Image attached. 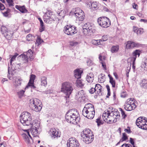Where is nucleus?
Instances as JSON below:
<instances>
[{"label": "nucleus", "mask_w": 147, "mask_h": 147, "mask_svg": "<svg viewBox=\"0 0 147 147\" xmlns=\"http://www.w3.org/2000/svg\"><path fill=\"white\" fill-rule=\"evenodd\" d=\"M134 47L138 48L143 47V45L140 43L134 42Z\"/></svg>", "instance_id": "nucleus-52"}, {"label": "nucleus", "mask_w": 147, "mask_h": 147, "mask_svg": "<svg viewBox=\"0 0 147 147\" xmlns=\"http://www.w3.org/2000/svg\"><path fill=\"white\" fill-rule=\"evenodd\" d=\"M94 76L92 74L90 73L87 75L86 77V80L89 83H92L94 80Z\"/></svg>", "instance_id": "nucleus-22"}, {"label": "nucleus", "mask_w": 147, "mask_h": 147, "mask_svg": "<svg viewBox=\"0 0 147 147\" xmlns=\"http://www.w3.org/2000/svg\"><path fill=\"white\" fill-rule=\"evenodd\" d=\"M37 121L36 120L32 123H31V124H30L32 126L30 131L33 137H39L38 136V129H39L40 127V123L37 122Z\"/></svg>", "instance_id": "nucleus-6"}, {"label": "nucleus", "mask_w": 147, "mask_h": 147, "mask_svg": "<svg viewBox=\"0 0 147 147\" xmlns=\"http://www.w3.org/2000/svg\"><path fill=\"white\" fill-rule=\"evenodd\" d=\"M77 84L79 86L81 87H82L84 85L82 84V81L80 80L77 81Z\"/></svg>", "instance_id": "nucleus-60"}, {"label": "nucleus", "mask_w": 147, "mask_h": 147, "mask_svg": "<svg viewBox=\"0 0 147 147\" xmlns=\"http://www.w3.org/2000/svg\"><path fill=\"white\" fill-rule=\"evenodd\" d=\"M100 118V117H98L96 119V122L97 123V125L98 126H99L103 124V122L101 120Z\"/></svg>", "instance_id": "nucleus-40"}, {"label": "nucleus", "mask_w": 147, "mask_h": 147, "mask_svg": "<svg viewBox=\"0 0 147 147\" xmlns=\"http://www.w3.org/2000/svg\"><path fill=\"white\" fill-rule=\"evenodd\" d=\"M84 96V92L82 90L79 91L76 95V98L78 99L82 98Z\"/></svg>", "instance_id": "nucleus-23"}, {"label": "nucleus", "mask_w": 147, "mask_h": 147, "mask_svg": "<svg viewBox=\"0 0 147 147\" xmlns=\"http://www.w3.org/2000/svg\"><path fill=\"white\" fill-rule=\"evenodd\" d=\"M0 31L4 36L8 39L11 38L13 35V32L9 30L7 26L4 25H2Z\"/></svg>", "instance_id": "nucleus-9"}, {"label": "nucleus", "mask_w": 147, "mask_h": 147, "mask_svg": "<svg viewBox=\"0 0 147 147\" xmlns=\"http://www.w3.org/2000/svg\"><path fill=\"white\" fill-rule=\"evenodd\" d=\"M78 42L77 41H72L69 42V45L71 46H75L78 44Z\"/></svg>", "instance_id": "nucleus-49"}, {"label": "nucleus", "mask_w": 147, "mask_h": 147, "mask_svg": "<svg viewBox=\"0 0 147 147\" xmlns=\"http://www.w3.org/2000/svg\"><path fill=\"white\" fill-rule=\"evenodd\" d=\"M141 87L144 89H147V80L143 79L142 80V82L140 84Z\"/></svg>", "instance_id": "nucleus-26"}, {"label": "nucleus", "mask_w": 147, "mask_h": 147, "mask_svg": "<svg viewBox=\"0 0 147 147\" xmlns=\"http://www.w3.org/2000/svg\"><path fill=\"white\" fill-rule=\"evenodd\" d=\"M119 49L118 45L113 46L111 48V51L112 53H116L118 52Z\"/></svg>", "instance_id": "nucleus-33"}, {"label": "nucleus", "mask_w": 147, "mask_h": 147, "mask_svg": "<svg viewBox=\"0 0 147 147\" xmlns=\"http://www.w3.org/2000/svg\"><path fill=\"white\" fill-rule=\"evenodd\" d=\"M73 90V85L71 83L65 82L62 84L61 91L66 96L65 97L66 98V103L68 102L67 99L69 98Z\"/></svg>", "instance_id": "nucleus-1"}, {"label": "nucleus", "mask_w": 147, "mask_h": 147, "mask_svg": "<svg viewBox=\"0 0 147 147\" xmlns=\"http://www.w3.org/2000/svg\"><path fill=\"white\" fill-rule=\"evenodd\" d=\"M142 51L141 50L139 49H136L132 53V55L133 56L132 57H135L136 59L137 56L138 55V57H139Z\"/></svg>", "instance_id": "nucleus-27"}, {"label": "nucleus", "mask_w": 147, "mask_h": 147, "mask_svg": "<svg viewBox=\"0 0 147 147\" xmlns=\"http://www.w3.org/2000/svg\"><path fill=\"white\" fill-rule=\"evenodd\" d=\"M22 80L20 78L19 79L17 80L16 81V85L17 86L20 85L22 83Z\"/></svg>", "instance_id": "nucleus-57"}, {"label": "nucleus", "mask_w": 147, "mask_h": 147, "mask_svg": "<svg viewBox=\"0 0 147 147\" xmlns=\"http://www.w3.org/2000/svg\"><path fill=\"white\" fill-rule=\"evenodd\" d=\"M83 141L86 144H89L91 143L94 138H82Z\"/></svg>", "instance_id": "nucleus-38"}, {"label": "nucleus", "mask_w": 147, "mask_h": 147, "mask_svg": "<svg viewBox=\"0 0 147 147\" xmlns=\"http://www.w3.org/2000/svg\"><path fill=\"white\" fill-rule=\"evenodd\" d=\"M127 96V94H126V91L123 92L121 94V97L122 98H125Z\"/></svg>", "instance_id": "nucleus-56"}, {"label": "nucleus", "mask_w": 147, "mask_h": 147, "mask_svg": "<svg viewBox=\"0 0 147 147\" xmlns=\"http://www.w3.org/2000/svg\"><path fill=\"white\" fill-rule=\"evenodd\" d=\"M119 110L121 112L122 119H125L127 117V115L125 113V111L121 108H119Z\"/></svg>", "instance_id": "nucleus-37"}, {"label": "nucleus", "mask_w": 147, "mask_h": 147, "mask_svg": "<svg viewBox=\"0 0 147 147\" xmlns=\"http://www.w3.org/2000/svg\"><path fill=\"white\" fill-rule=\"evenodd\" d=\"M58 18L59 19L64 18L65 16V11L64 10H62L58 11L57 12Z\"/></svg>", "instance_id": "nucleus-21"}, {"label": "nucleus", "mask_w": 147, "mask_h": 147, "mask_svg": "<svg viewBox=\"0 0 147 147\" xmlns=\"http://www.w3.org/2000/svg\"><path fill=\"white\" fill-rule=\"evenodd\" d=\"M128 138H121V139L116 144V146H117L120 144V143L121 142H122L124 141H126L128 139Z\"/></svg>", "instance_id": "nucleus-59"}, {"label": "nucleus", "mask_w": 147, "mask_h": 147, "mask_svg": "<svg viewBox=\"0 0 147 147\" xmlns=\"http://www.w3.org/2000/svg\"><path fill=\"white\" fill-rule=\"evenodd\" d=\"M131 99L134 100L133 98H130L127 100L126 102L125 103L124 105V109L127 111H130L132 110H134L136 107V106L134 107L133 106H131L132 102H130Z\"/></svg>", "instance_id": "nucleus-10"}, {"label": "nucleus", "mask_w": 147, "mask_h": 147, "mask_svg": "<svg viewBox=\"0 0 147 147\" xmlns=\"http://www.w3.org/2000/svg\"><path fill=\"white\" fill-rule=\"evenodd\" d=\"M108 36L107 35H104L102 37V38L101 39V42L102 41L105 42L108 39Z\"/></svg>", "instance_id": "nucleus-45"}, {"label": "nucleus", "mask_w": 147, "mask_h": 147, "mask_svg": "<svg viewBox=\"0 0 147 147\" xmlns=\"http://www.w3.org/2000/svg\"><path fill=\"white\" fill-rule=\"evenodd\" d=\"M76 28V27L74 26L67 25L64 27L63 31L67 35L72 36L77 32Z\"/></svg>", "instance_id": "nucleus-8"}, {"label": "nucleus", "mask_w": 147, "mask_h": 147, "mask_svg": "<svg viewBox=\"0 0 147 147\" xmlns=\"http://www.w3.org/2000/svg\"><path fill=\"white\" fill-rule=\"evenodd\" d=\"M87 24H85L82 27V32L84 35H86L89 33L88 29L87 28Z\"/></svg>", "instance_id": "nucleus-32"}, {"label": "nucleus", "mask_w": 147, "mask_h": 147, "mask_svg": "<svg viewBox=\"0 0 147 147\" xmlns=\"http://www.w3.org/2000/svg\"><path fill=\"white\" fill-rule=\"evenodd\" d=\"M24 141L28 144H31L33 143V138H24Z\"/></svg>", "instance_id": "nucleus-43"}, {"label": "nucleus", "mask_w": 147, "mask_h": 147, "mask_svg": "<svg viewBox=\"0 0 147 147\" xmlns=\"http://www.w3.org/2000/svg\"><path fill=\"white\" fill-rule=\"evenodd\" d=\"M97 22L100 26L105 28L109 27L111 24L110 20L105 16L99 18L97 20Z\"/></svg>", "instance_id": "nucleus-5"}, {"label": "nucleus", "mask_w": 147, "mask_h": 147, "mask_svg": "<svg viewBox=\"0 0 147 147\" xmlns=\"http://www.w3.org/2000/svg\"><path fill=\"white\" fill-rule=\"evenodd\" d=\"M43 42V40L41 38L39 37V36H38L37 38V39L36 40V42L38 44H41L42 42Z\"/></svg>", "instance_id": "nucleus-51"}, {"label": "nucleus", "mask_w": 147, "mask_h": 147, "mask_svg": "<svg viewBox=\"0 0 147 147\" xmlns=\"http://www.w3.org/2000/svg\"><path fill=\"white\" fill-rule=\"evenodd\" d=\"M40 103H39L38 105H37V106L34 107V108H33L32 109V110H33L34 111L36 112H39L41 110L42 107L40 105Z\"/></svg>", "instance_id": "nucleus-34"}, {"label": "nucleus", "mask_w": 147, "mask_h": 147, "mask_svg": "<svg viewBox=\"0 0 147 147\" xmlns=\"http://www.w3.org/2000/svg\"><path fill=\"white\" fill-rule=\"evenodd\" d=\"M23 131H24L25 133H23L22 134V136L23 138H28V136H29L30 138H32L30 134V131L29 129H25Z\"/></svg>", "instance_id": "nucleus-25"}, {"label": "nucleus", "mask_w": 147, "mask_h": 147, "mask_svg": "<svg viewBox=\"0 0 147 147\" xmlns=\"http://www.w3.org/2000/svg\"><path fill=\"white\" fill-rule=\"evenodd\" d=\"M36 76L35 75H34V74L31 75L30 80L34 81V80L36 78Z\"/></svg>", "instance_id": "nucleus-63"}, {"label": "nucleus", "mask_w": 147, "mask_h": 147, "mask_svg": "<svg viewBox=\"0 0 147 147\" xmlns=\"http://www.w3.org/2000/svg\"><path fill=\"white\" fill-rule=\"evenodd\" d=\"M136 124L139 128L144 130H147V118L140 117L137 119Z\"/></svg>", "instance_id": "nucleus-4"}, {"label": "nucleus", "mask_w": 147, "mask_h": 147, "mask_svg": "<svg viewBox=\"0 0 147 147\" xmlns=\"http://www.w3.org/2000/svg\"><path fill=\"white\" fill-rule=\"evenodd\" d=\"M45 27L44 25V23L42 24H40V27L39 29V31L40 32H42L45 29Z\"/></svg>", "instance_id": "nucleus-44"}, {"label": "nucleus", "mask_w": 147, "mask_h": 147, "mask_svg": "<svg viewBox=\"0 0 147 147\" xmlns=\"http://www.w3.org/2000/svg\"><path fill=\"white\" fill-rule=\"evenodd\" d=\"M134 42L131 41H127L126 45V48L127 49H130L134 48Z\"/></svg>", "instance_id": "nucleus-20"}, {"label": "nucleus", "mask_w": 147, "mask_h": 147, "mask_svg": "<svg viewBox=\"0 0 147 147\" xmlns=\"http://www.w3.org/2000/svg\"><path fill=\"white\" fill-rule=\"evenodd\" d=\"M80 11H81L80 13L77 12L76 11H75L74 14L78 20L79 21H82L84 19L85 15L82 10H80Z\"/></svg>", "instance_id": "nucleus-15"}, {"label": "nucleus", "mask_w": 147, "mask_h": 147, "mask_svg": "<svg viewBox=\"0 0 147 147\" xmlns=\"http://www.w3.org/2000/svg\"><path fill=\"white\" fill-rule=\"evenodd\" d=\"M22 54L19 56V57H22L25 61V63H27L28 62V58L30 59V60L31 61L34 59L33 56V52L31 49L29 50L26 52Z\"/></svg>", "instance_id": "nucleus-7"}, {"label": "nucleus", "mask_w": 147, "mask_h": 147, "mask_svg": "<svg viewBox=\"0 0 147 147\" xmlns=\"http://www.w3.org/2000/svg\"><path fill=\"white\" fill-rule=\"evenodd\" d=\"M25 91L23 90H22L18 92V94L19 98H21L24 95V93Z\"/></svg>", "instance_id": "nucleus-47"}, {"label": "nucleus", "mask_w": 147, "mask_h": 147, "mask_svg": "<svg viewBox=\"0 0 147 147\" xmlns=\"http://www.w3.org/2000/svg\"><path fill=\"white\" fill-rule=\"evenodd\" d=\"M39 100L36 98H32L30 100L29 107L31 109L38 105L40 103Z\"/></svg>", "instance_id": "nucleus-14"}, {"label": "nucleus", "mask_w": 147, "mask_h": 147, "mask_svg": "<svg viewBox=\"0 0 147 147\" xmlns=\"http://www.w3.org/2000/svg\"><path fill=\"white\" fill-rule=\"evenodd\" d=\"M92 112H95L94 107H91V108H90L86 109L84 111V109H83L82 111V114L83 116H85L88 113H91Z\"/></svg>", "instance_id": "nucleus-18"}, {"label": "nucleus", "mask_w": 147, "mask_h": 147, "mask_svg": "<svg viewBox=\"0 0 147 147\" xmlns=\"http://www.w3.org/2000/svg\"><path fill=\"white\" fill-rule=\"evenodd\" d=\"M81 136L82 138H90L91 137V138H94L92 137L94 135L92 134V132L89 129H88L85 131H83L81 134Z\"/></svg>", "instance_id": "nucleus-12"}, {"label": "nucleus", "mask_w": 147, "mask_h": 147, "mask_svg": "<svg viewBox=\"0 0 147 147\" xmlns=\"http://www.w3.org/2000/svg\"><path fill=\"white\" fill-rule=\"evenodd\" d=\"M15 8L22 13H27L28 12V11L26 9L24 5L21 6L17 5L15 6Z\"/></svg>", "instance_id": "nucleus-17"}, {"label": "nucleus", "mask_w": 147, "mask_h": 147, "mask_svg": "<svg viewBox=\"0 0 147 147\" xmlns=\"http://www.w3.org/2000/svg\"><path fill=\"white\" fill-rule=\"evenodd\" d=\"M86 24H87V26L86 27H87V28L88 29V31H90V30H91V29L92 28V24H91L90 23H87Z\"/></svg>", "instance_id": "nucleus-54"}, {"label": "nucleus", "mask_w": 147, "mask_h": 147, "mask_svg": "<svg viewBox=\"0 0 147 147\" xmlns=\"http://www.w3.org/2000/svg\"><path fill=\"white\" fill-rule=\"evenodd\" d=\"M95 92H96V90L95 88H91L89 90V92L91 94H93Z\"/></svg>", "instance_id": "nucleus-62"}, {"label": "nucleus", "mask_w": 147, "mask_h": 147, "mask_svg": "<svg viewBox=\"0 0 147 147\" xmlns=\"http://www.w3.org/2000/svg\"><path fill=\"white\" fill-rule=\"evenodd\" d=\"M5 8L4 5L0 2V10H4Z\"/></svg>", "instance_id": "nucleus-64"}, {"label": "nucleus", "mask_w": 147, "mask_h": 147, "mask_svg": "<svg viewBox=\"0 0 147 147\" xmlns=\"http://www.w3.org/2000/svg\"><path fill=\"white\" fill-rule=\"evenodd\" d=\"M106 87L107 90V94L106 96V98H109V96L111 95V93L110 89L109 86L108 84L107 85Z\"/></svg>", "instance_id": "nucleus-41"}, {"label": "nucleus", "mask_w": 147, "mask_h": 147, "mask_svg": "<svg viewBox=\"0 0 147 147\" xmlns=\"http://www.w3.org/2000/svg\"><path fill=\"white\" fill-rule=\"evenodd\" d=\"M66 114L65 118L66 121L68 123H72L75 125H76L79 123L80 118V116L77 115H74Z\"/></svg>", "instance_id": "nucleus-3"}, {"label": "nucleus", "mask_w": 147, "mask_h": 147, "mask_svg": "<svg viewBox=\"0 0 147 147\" xmlns=\"http://www.w3.org/2000/svg\"><path fill=\"white\" fill-rule=\"evenodd\" d=\"M95 113V112H92L91 113H87L85 116H84L86 117L88 119H92L94 117Z\"/></svg>", "instance_id": "nucleus-30"}, {"label": "nucleus", "mask_w": 147, "mask_h": 147, "mask_svg": "<svg viewBox=\"0 0 147 147\" xmlns=\"http://www.w3.org/2000/svg\"><path fill=\"white\" fill-rule=\"evenodd\" d=\"M50 135L52 137L56 138L57 137H60L61 135V133L59 131L58 129L57 130L55 128H52L50 130L49 132Z\"/></svg>", "instance_id": "nucleus-13"}, {"label": "nucleus", "mask_w": 147, "mask_h": 147, "mask_svg": "<svg viewBox=\"0 0 147 147\" xmlns=\"http://www.w3.org/2000/svg\"><path fill=\"white\" fill-rule=\"evenodd\" d=\"M67 144L68 147H79V143L76 138H69Z\"/></svg>", "instance_id": "nucleus-11"}, {"label": "nucleus", "mask_w": 147, "mask_h": 147, "mask_svg": "<svg viewBox=\"0 0 147 147\" xmlns=\"http://www.w3.org/2000/svg\"><path fill=\"white\" fill-rule=\"evenodd\" d=\"M7 2L8 3L9 7L13 5V0H6Z\"/></svg>", "instance_id": "nucleus-55"}, {"label": "nucleus", "mask_w": 147, "mask_h": 147, "mask_svg": "<svg viewBox=\"0 0 147 147\" xmlns=\"http://www.w3.org/2000/svg\"><path fill=\"white\" fill-rule=\"evenodd\" d=\"M101 87L102 86L99 84H96L95 85V89L98 94H100L102 91Z\"/></svg>", "instance_id": "nucleus-28"}, {"label": "nucleus", "mask_w": 147, "mask_h": 147, "mask_svg": "<svg viewBox=\"0 0 147 147\" xmlns=\"http://www.w3.org/2000/svg\"><path fill=\"white\" fill-rule=\"evenodd\" d=\"M97 5L96 4V2H93L91 4V8H94V9L96 10L97 8L98 9V8H97Z\"/></svg>", "instance_id": "nucleus-50"}, {"label": "nucleus", "mask_w": 147, "mask_h": 147, "mask_svg": "<svg viewBox=\"0 0 147 147\" xmlns=\"http://www.w3.org/2000/svg\"><path fill=\"white\" fill-rule=\"evenodd\" d=\"M124 131L127 132V133L129 134L131 132V131L130 127H127V128L126 129L125 128L124 130Z\"/></svg>", "instance_id": "nucleus-61"}, {"label": "nucleus", "mask_w": 147, "mask_h": 147, "mask_svg": "<svg viewBox=\"0 0 147 147\" xmlns=\"http://www.w3.org/2000/svg\"><path fill=\"white\" fill-rule=\"evenodd\" d=\"M20 121L24 125L28 126L31 124L32 117L31 114L26 111L22 113L20 116Z\"/></svg>", "instance_id": "nucleus-2"}, {"label": "nucleus", "mask_w": 147, "mask_h": 147, "mask_svg": "<svg viewBox=\"0 0 147 147\" xmlns=\"http://www.w3.org/2000/svg\"><path fill=\"white\" fill-rule=\"evenodd\" d=\"M109 83L112 85L113 88H115V86L116 82L113 78H111L109 80Z\"/></svg>", "instance_id": "nucleus-42"}, {"label": "nucleus", "mask_w": 147, "mask_h": 147, "mask_svg": "<svg viewBox=\"0 0 147 147\" xmlns=\"http://www.w3.org/2000/svg\"><path fill=\"white\" fill-rule=\"evenodd\" d=\"M138 28L137 27L134 26L133 27V31L134 32L138 34H139V31H138Z\"/></svg>", "instance_id": "nucleus-58"}, {"label": "nucleus", "mask_w": 147, "mask_h": 147, "mask_svg": "<svg viewBox=\"0 0 147 147\" xmlns=\"http://www.w3.org/2000/svg\"><path fill=\"white\" fill-rule=\"evenodd\" d=\"M41 82L42 86H46L47 84L46 77L45 76L42 77L41 78Z\"/></svg>", "instance_id": "nucleus-31"}, {"label": "nucleus", "mask_w": 147, "mask_h": 147, "mask_svg": "<svg viewBox=\"0 0 147 147\" xmlns=\"http://www.w3.org/2000/svg\"><path fill=\"white\" fill-rule=\"evenodd\" d=\"M44 22L48 24H51L52 22L55 21V20L53 18H50L49 17L43 16Z\"/></svg>", "instance_id": "nucleus-19"}, {"label": "nucleus", "mask_w": 147, "mask_h": 147, "mask_svg": "<svg viewBox=\"0 0 147 147\" xmlns=\"http://www.w3.org/2000/svg\"><path fill=\"white\" fill-rule=\"evenodd\" d=\"M34 81L29 80V81L27 84V85L25 88V89L28 88L29 87H30L32 89H35L36 88V86L34 85Z\"/></svg>", "instance_id": "nucleus-24"}, {"label": "nucleus", "mask_w": 147, "mask_h": 147, "mask_svg": "<svg viewBox=\"0 0 147 147\" xmlns=\"http://www.w3.org/2000/svg\"><path fill=\"white\" fill-rule=\"evenodd\" d=\"M101 40H93L92 41V44L96 45H99L101 44Z\"/></svg>", "instance_id": "nucleus-36"}, {"label": "nucleus", "mask_w": 147, "mask_h": 147, "mask_svg": "<svg viewBox=\"0 0 147 147\" xmlns=\"http://www.w3.org/2000/svg\"><path fill=\"white\" fill-rule=\"evenodd\" d=\"M107 116V112H106V110L102 115V117L104 121H105V120H107V118H106Z\"/></svg>", "instance_id": "nucleus-53"}, {"label": "nucleus", "mask_w": 147, "mask_h": 147, "mask_svg": "<svg viewBox=\"0 0 147 147\" xmlns=\"http://www.w3.org/2000/svg\"><path fill=\"white\" fill-rule=\"evenodd\" d=\"M141 66L142 68H144V69H147V59L142 62Z\"/></svg>", "instance_id": "nucleus-39"}, {"label": "nucleus", "mask_w": 147, "mask_h": 147, "mask_svg": "<svg viewBox=\"0 0 147 147\" xmlns=\"http://www.w3.org/2000/svg\"><path fill=\"white\" fill-rule=\"evenodd\" d=\"M93 107V105L91 104H87L85 105V106L83 109H84V111L86 109H88V108H91V107Z\"/></svg>", "instance_id": "nucleus-46"}, {"label": "nucleus", "mask_w": 147, "mask_h": 147, "mask_svg": "<svg viewBox=\"0 0 147 147\" xmlns=\"http://www.w3.org/2000/svg\"><path fill=\"white\" fill-rule=\"evenodd\" d=\"M53 12L51 10H48L45 13L44 16L49 17L50 18H53Z\"/></svg>", "instance_id": "nucleus-35"}, {"label": "nucleus", "mask_w": 147, "mask_h": 147, "mask_svg": "<svg viewBox=\"0 0 147 147\" xmlns=\"http://www.w3.org/2000/svg\"><path fill=\"white\" fill-rule=\"evenodd\" d=\"M99 58L100 60L102 61H101V63L102 64V65L103 68L105 70H106L107 67L105 63V62H104L102 60L100 56L99 57Z\"/></svg>", "instance_id": "nucleus-48"}, {"label": "nucleus", "mask_w": 147, "mask_h": 147, "mask_svg": "<svg viewBox=\"0 0 147 147\" xmlns=\"http://www.w3.org/2000/svg\"><path fill=\"white\" fill-rule=\"evenodd\" d=\"M74 76L77 79L81 78V74L83 73V71L80 69L77 68L74 71Z\"/></svg>", "instance_id": "nucleus-16"}, {"label": "nucleus", "mask_w": 147, "mask_h": 147, "mask_svg": "<svg viewBox=\"0 0 147 147\" xmlns=\"http://www.w3.org/2000/svg\"><path fill=\"white\" fill-rule=\"evenodd\" d=\"M73 113H74V115H76V113L78 115L79 114V113H78L77 110L75 109H73L69 110L66 113L67 114L70 115H72Z\"/></svg>", "instance_id": "nucleus-29"}]
</instances>
